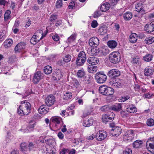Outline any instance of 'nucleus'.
Instances as JSON below:
<instances>
[{
	"instance_id": "obj_1",
	"label": "nucleus",
	"mask_w": 154,
	"mask_h": 154,
	"mask_svg": "<svg viewBox=\"0 0 154 154\" xmlns=\"http://www.w3.org/2000/svg\"><path fill=\"white\" fill-rule=\"evenodd\" d=\"M21 105L17 109V113L21 116L28 114L31 111L30 104L26 100L21 102Z\"/></svg>"
},
{
	"instance_id": "obj_2",
	"label": "nucleus",
	"mask_w": 154,
	"mask_h": 154,
	"mask_svg": "<svg viewBox=\"0 0 154 154\" xmlns=\"http://www.w3.org/2000/svg\"><path fill=\"white\" fill-rule=\"evenodd\" d=\"M109 59L112 63L116 64L118 63L120 60V55L118 52H113L109 54Z\"/></svg>"
},
{
	"instance_id": "obj_3",
	"label": "nucleus",
	"mask_w": 154,
	"mask_h": 154,
	"mask_svg": "<svg viewBox=\"0 0 154 154\" xmlns=\"http://www.w3.org/2000/svg\"><path fill=\"white\" fill-rule=\"evenodd\" d=\"M50 121L55 124V126L58 129L60 128L63 124L62 119L57 116L52 117Z\"/></svg>"
},
{
	"instance_id": "obj_4",
	"label": "nucleus",
	"mask_w": 154,
	"mask_h": 154,
	"mask_svg": "<svg viewBox=\"0 0 154 154\" xmlns=\"http://www.w3.org/2000/svg\"><path fill=\"white\" fill-rule=\"evenodd\" d=\"M86 60V57L85 52L81 51L79 54L76 60V65L78 66H82L84 65Z\"/></svg>"
},
{
	"instance_id": "obj_5",
	"label": "nucleus",
	"mask_w": 154,
	"mask_h": 154,
	"mask_svg": "<svg viewBox=\"0 0 154 154\" xmlns=\"http://www.w3.org/2000/svg\"><path fill=\"white\" fill-rule=\"evenodd\" d=\"M95 78L98 83L101 84L105 82L107 76L103 72H100L96 74Z\"/></svg>"
},
{
	"instance_id": "obj_6",
	"label": "nucleus",
	"mask_w": 154,
	"mask_h": 154,
	"mask_svg": "<svg viewBox=\"0 0 154 154\" xmlns=\"http://www.w3.org/2000/svg\"><path fill=\"white\" fill-rule=\"evenodd\" d=\"M107 136L106 132L103 131H99L96 134V138L98 141H102L105 139Z\"/></svg>"
},
{
	"instance_id": "obj_7",
	"label": "nucleus",
	"mask_w": 154,
	"mask_h": 154,
	"mask_svg": "<svg viewBox=\"0 0 154 154\" xmlns=\"http://www.w3.org/2000/svg\"><path fill=\"white\" fill-rule=\"evenodd\" d=\"M43 78L42 74L40 71L35 73L34 75L32 82L35 84H37Z\"/></svg>"
},
{
	"instance_id": "obj_8",
	"label": "nucleus",
	"mask_w": 154,
	"mask_h": 154,
	"mask_svg": "<svg viewBox=\"0 0 154 154\" xmlns=\"http://www.w3.org/2000/svg\"><path fill=\"white\" fill-rule=\"evenodd\" d=\"M55 101L54 97L52 95L48 96L45 99V103L48 106H50L53 105Z\"/></svg>"
},
{
	"instance_id": "obj_9",
	"label": "nucleus",
	"mask_w": 154,
	"mask_h": 154,
	"mask_svg": "<svg viewBox=\"0 0 154 154\" xmlns=\"http://www.w3.org/2000/svg\"><path fill=\"white\" fill-rule=\"evenodd\" d=\"M133 131L129 130L125 134L124 137V139L129 141H131L134 138Z\"/></svg>"
},
{
	"instance_id": "obj_10",
	"label": "nucleus",
	"mask_w": 154,
	"mask_h": 154,
	"mask_svg": "<svg viewBox=\"0 0 154 154\" xmlns=\"http://www.w3.org/2000/svg\"><path fill=\"white\" fill-rule=\"evenodd\" d=\"M89 44L91 47H97L99 44V39L96 37H93L89 40Z\"/></svg>"
},
{
	"instance_id": "obj_11",
	"label": "nucleus",
	"mask_w": 154,
	"mask_h": 154,
	"mask_svg": "<svg viewBox=\"0 0 154 154\" xmlns=\"http://www.w3.org/2000/svg\"><path fill=\"white\" fill-rule=\"evenodd\" d=\"M115 116V114L113 112H111L110 115H105L103 116L102 118L103 122L106 123L107 122H110L113 119Z\"/></svg>"
},
{
	"instance_id": "obj_12",
	"label": "nucleus",
	"mask_w": 154,
	"mask_h": 154,
	"mask_svg": "<svg viewBox=\"0 0 154 154\" xmlns=\"http://www.w3.org/2000/svg\"><path fill=\"white\" fill-rule=\"evenodd\" d=\"M122 131V130L120 127L116 126L112 129L110 133L112 135L117 137L120 134Z\"/></svg>"
},
{
	"instance_id": "obj_13",
	"label": "nucleus",
	"mask_w": 154,
	"mask_h": 154,
	"mask_svg": "<svg viewBox=\"0 0 154 154\" xmlns=\"http://www.w3.org/2000/svg\"><path fill=\"white\" fill-rule=\"evenodd\" d=\"M135 9L136 11L138 12L144 13L145 12L143 4L142 2H140L136 4Z\"/></svg>"
},
{
	"instance_id": "obj_14",
	"label": "nucleus",
	"mask_w": 154,
	"mask_h": 154,
	"mask_svg": "<svg viewBox=\"0 0 154 154\" xmlns=\"http://www.w3.org/2000/svg\"><path fill=\"white\" fill-rule=\"evenodd\" d=\"M88 53L90 55L100 56V49L97 48H93L88 51Z\"/></svg>"
},
{
	"instance_id": "obj_15",
	"label": "nucleus",
	"mask_w": 154,
	"mask_h": 154,
	"mask_svg": "<svg viewBox=\"0 0 154 154\" xmlns=\"http://www.w3.org/2000/svg\"><path fill=\"white\" fill-rule=\"evenodd\" d=\"M120 74L119 71L117 69H112L110 70L108 73V75L109 76L112 77H117L120 75Z\"/></svg>"
},
{
	"instance_id": "obj_16",
	"label": "nucleus",
	"mask_w": 154,
	"mask_h": 154,
	"mask_svg": "<svg viewBox=\"0 0 154 154\" xmlns=\"http://www.w3.org/2000/svg\"><path fill=\"white\" fill-rule=\"evenodd\" d=\"M144 29L148 33L153 32L154 30V24L152 23L147 24L145 26Z\"/></svg>"
},
{
	"instance_id": "obj_17",
	"label": "nucleus",
	"mask_w": 154,
	"mask_h": 154,
	"mask_svg": "<svg viewBox=\"0 0 154 154\" xmlns=\"http://www.w3.org/2000/svg\"><path fill=\"white\" fill-rule=\"evenodd\" d=\"M154 69L152 67L150 66L146 67L144 71L145 75L148 76L152 75L153 73Z\"/></svg>"
},
{
	"instance_id": "obj_18",
	"label": "nucleus",
	"mask_w": 154,
	"mask_h": 154,
	"mask_svg": "<svg viewBox=\"0 0 154 154\" xmlns=\"http://www.w3.org/2000/svg\"><path fill=\"white\" fill-rule=\"evenodd\" d=\"M25 46L26 44L24 43H20L15 47L14 50L16 52H20L25 48Z\"/></svg>"
},
{
	"instance_id": "obj_19",
	"label": "nucleus",
	"mask_w": 154,
	"mask_h": 154,
	"mask_svg": "<svg viewBox=\"0 0 154 154\" xmlns=\"http://www.w3.org/2000/svg\"><path fill=\"white\" fill-rule=\"evenodd\" d=\"M93 122L94 119L93 118H91L90 119H87L84 120L83 125L85 127H89L93 125Z\"/></svg>"
},
{
	"instance_id": "obj_20",
	"label": "nucleus",
	"mask_w": 154,
	"mask_h": 154,
	"mask_svg": "<svg viewBox=\"0 0 154 154\" xmlns=\"http://www.w3.org/2000/svg\"><path fill=\"white\" fill-rule=\"evenodd\" d=\"M110 84L113 87L116 88H118L121 86V81L120 79H116L115 81L111 82Z\"/></svg>"
},
{
	"instance_id": "obj_21",
	"label": "nucleus",
	"mask_w": 154,
	"mask_h": 154,
	"mask_svg": "<svg viewBox=\"0 0 154 154\" xmlns=\"http://www.w3.org/2000/svg\"><path fill=\"white\" fill-rule=\"evenodd\" d=\"M87 61L89 63L94 65L97 64L99 60L96 57H91L88 58Z\"/></svg>"
},
{
	"instance_id": "obj_22",
	"label": "nucleus",
	"mask_w": 154,
	"mask_h": 154,
	"mask_svg": "<svg viewBox=\"0 0 154 154\" xmlns=\"http://www.w3.org/2000/svg\"><path fill=\"white\" fill-rule=\"evenodd\" d=\"M43 37L42 35L40 38H39L38 36H37V35H34L30 39V42L32 44L35 45Z\"/></svg>"
},
{
	"instance_id": "obj_23",
	"label": "nucleus",
	"mask_w": 154,
	"mask_h": 154,
	"mask_svg": "<svg viewBox=\"0 0 154 154\" xmlns=\"http://www.w3.org/2000/svg\"><path fill=\"white\" fill-rule=\"evenodd\" d=\"M48 109L46 107V106L43 105H41L38 109V112L40 114L44 115L48 112Z\"/></svg>"
},
{
	"instance_id": "obj_24",
	"label": "nucleus",
	"mask_w": 154,
	"mask_h": 154,
	"mask_svg": "<svg viewBox=\"0 0 154 154\" xmlns=\"http://www.w3.org/2000/svg\"><path fill=\"white\" fill-rule=\"evenodd\" d=\"M109 52V50L107 47L102 48L100 49V56H105L108 54Z\"/></svg>"
},
{
	"instance_id": "obj_25",
	"label": "nucleus",
	"mask_w": 154,
	"mask_h": 154,
	"mask_svg": "<svg viewBox=\"0 0 154 154\" xmlns=\"http://www.w3.org/2000/svg\"><path fill=\"white\" fill-rule=\"evenodd\" d=\"M54 75L53 77H55L56 80H59L62 77L63 73L60 70L58 69L55 71V73L54 74Z\"/></svg>"
},
{
	"instance_id": "obj_26",
	"label": "nucleus",
	"mask_w": 154,
	"mask_h": 154,
	"mask_svg": "<svg viewBox=\"0 0 154 154\" xmlns=\"http://www.w3.org/2000/svg\"><path fill=\"white\" fill-rule=\"evenodd\" d=\"M110 5L108 3H105L102 5L100 7V10L102 12H106L107 11L109 8Z\"/></svg>"
},
{
	"instance_id": "obj_27",
	"label": "nucleus",
	"mask_w": 154,
	"mask_h": 154,
	"mask_svg": "<svg viewBox=\"0 0 154 154\" xmlns=\"http://www.w3.org/2000/svg\"><path fill=\"white\" fill-rule=\"evenodd\" d=\"M143 142L142 140H137L133 143V147L135 148H139L142 146Z\"/></svg>"
},
{
	"instance_id": "obj_28",
	"label": "nucleus",
	"mask_w": 154,
	"mask_h": 154,
	"mask_svg": "<svg viewBox=\"0 0 154 154\" xmlns=\"http://www.w3.org/2000/svg\"><path fill=\"white\" fill-rule=\"evenodd\" d=\"M123 17L125 20H129L132 18V14L131 12L128 11L124 14Z\"/></svg>"
},
{
	"instance_id": "obj_29",
	"label": "nucleus",
	"mask_w": 154,
	"mask_h": 154,
	"mask_svg": "<svg viewBox=\"0 0 154 154\" xmlns=\"http://www.w3.org/2000/svg\"><path fill=\"white\" fill-rule=\"evenodd\" d=\"M137 35L136 33H134L131 34L130 35L129 40L131 42L134 43L135 42L137 41Z\"/></svg>"
},
{
	"instance_id": "obj_30",
	"label": "nucleus",
	"mask_w": 154,
	"mask_h": 154,
	"mask_svg": "<svg viewBox=\"0 0 154 154\" xmlns=\"http://www.w3.org/2000/svg\"><path fill=\"white\" fill-rule=\"evenodd\" d=\"M110 109L112 110L116 111H118L121 110V106L120 104L116 103L114 105H112V106H110Z\"/></svg>"
},
{
	"instance_id": "obj_31",
	"label": "nucleus",
	"mask_w": 154,
	"mask_h": 154,
	"mask_svg": "<svg viewBox=\"0 0 154 154\" xmlns=\"http://www.w3.org/2000/svg\"><path fill=\"white\" fill-rule=\"evenodd\" d=\"M126 110L130 113H134L136 112V108L133 105L128 106L126 108Z\"/></svg>"
},
{
	"instance_id": "obj_32",
	"label": "nucleus",
	"mask_w": 154,
	"mask_h": 154,
	"mask_svg": "<svg viewBox=\"0 0 154 154\" xmlns=\"http://www.w3.org/2000/svg\"><path fill=\"white\" fill-rule=\"evenodd\" d=\"M108 45L110 48H114L117 45V43L114 40L109 41L108 42Z\"/></svg>"
},
{
	"instance_id": "obj_33",
	"label": "nucleus",
	"mask_w": 154,
	"mask_h": 154,
	"mask_svg": "<svg viewBox=\"0 0 154 154\" xmlns=\"http://www.w3.org/2000/svg\"><path fill=\"white\" fill-rule=\"evenodd\" d=\"M99 32L102 35H104L106 33L107 28L106 26H101L99 27L98 29Z\"/></svg>"
},
{
	"instance_id": "obj_34",
	"label": "nucleus",
	"mask_w": 154,
	"mask_h": 154,
	"mask_svg": "<svg viewBox=\"0 0 154 154\" xmlns=\"http://www.w3.org/2000/svg\"><path fill=\"white\" fill-rule=\"evenodd\" d=\"M114 93V90L112 88L107 86L105 95H112Z\"/></svg>"
},
{
	"instance_id": "obj_35",
	"label": "nucleus",
	"mask_w": 154,
	"mask_h": 154,
	"mask_svg": "<svg viewBox=\"0 0 154 154\" xmlns=\"http://www.w3.org/2000/svg\"><path fill=\"white\" fill-rule=\"evenodd\" d=\"M52 69L51 66H46L45 67L44 69V72L45 74H49L52 72Z\"/></svg>"
},
{
	"instance_id": "obj_36",
	"label": "nucleus",
	"mask_w": 154,
	"mask_h": 154,
	"mask_svg": "<svg viewBox=\"0 0 154 154\" xmlns=\"http://www.w3.org/2000/svg\"><path fill=\"white\" fill-rule=\"evenodd\" d=\"M12 43V40L11 39H9L6 40L4 43L3 45L5 48H7L11 46Z\"/></svg>"
},
{
	"instance_id": "obj_37",
	"label": "nucleus",
	"mask_w": 154,
	"mask_h": 154,
	"mask_svg": "<svg viewBox=\"0 0 154 154\" xmlns=\"http://www.w3.org/2000/svg\"><path fill=\"white\" fill-rule=\"evenodd\" d=\"M11 11L9 10H7L4 15V19L5 21H7L10 19L11 17Z\"/></svg>"
},
{
	"instance_id": "obj_38",
	"label": "nucleus",
	"mask_w": 154,
	"mask_h": 154,
	"mask_svg": "<svg viewBox=\"0 0 154 154\" xmlns=\"http://www.w3.org/2000/svg\"><path fill=\"white\" fill-rule=\"evenodd\" d=\"M107 86L103 85L100 86L99 89V91L100 93L105 95L106 92Z\"/></svg>"
},
{
	"instance_id": "obj_39",
	"label": "nucleus",
	"mask_w": 154,
	"mask_h": 154,
	"mask_svg": "<svg viewBox=\"0 0 154 154\" xmlns=\"http://www.w3.org/2000/svg\"><path fill=\"white\" fill-rule=\"evenodd\" d=\"M88 71L91 73H94L97 70V68L96 66H92L90 67H88Z\"/></svg>"
},
{
	"instance_id": "obj_40",
	"label": "nucleus",
	"mask_w": 154,
	"mask_h": 154,
	"mask_svg": "<svg viewBox=\"0 0 154 154\" xmlns=\"http://www.w3.org/2000/svg\"><path fill=\"white\" fill-rule=\"evenodd\" d=\"M85 74V72L83 68L81 70H79L77 73L78 77L79 78H82L84 77Z\"/></svg>"
},
{
	"instance_id": "obj_41",
	"label": "nucleus",
	"mask_w": 154,
	"mask_h": 154,
	"mask_svg": "<svg viewBox=\"0 0 154 154\" xmlns=\"http://www.w3.org/2000/svg\"><path fill=\"white\" fill-rule=\"evenodd\" d=\"M18 60L15 56H12L10 57L8 60V63L11 64L17 62Z\"/></svg>"
},
{
	"instance_id": "obj_42",
	"label": "nucleus",
	"mask_w": 154,
	"mask_h": 154,
	"mask_svg": "<svg viewBox=\"0 0 154 154\" xmlns=\"http://www.w3.org/2000/svg\"><path fill=\"white\" fill-rule=\"evenodd\" d=\"M72 94L71 92H67L64 94L63 98L65 100H68L71 99L72 97Z\"/></svg>"
},
{
	"instance_id": "obj_43",
	"label": "nucleus",
	"mask_w": 154,
	"mask_h": 154,
	"mask_svg": "<svg viewBox=\"0 0 154 154\" xmlns=\"http://www.w3.org/2000/svg\"><path fill=\"white\" fill-rule=\"evenodd\" d=\"M77 34L76 33H74L72 34L68 38V41L69 42L74 41L76 38Z\"/></svg>"
},
{
	"instance_id": "obj_44",
	"label": "nucleus",
	"mask_w": 154,
	"mask_h": 154,
	"mask_svg": "<svg viewBox=\"0 0 154 154\" xmlns=\"http://www.w3.org/2000/svg\"><path fill=\"white\" fill-rule=\"evenodd\" d=\"M35 125V122L32 124L31 122H30L29 125L27 127V129L29 130V131H27L26 132H28L29 131H32Z\"/></svg>"
},
{
	"instance_id": "obj_45",
	"label": "nucleus",
	"mask_w": 154,
	"mask_h": 154,
	"mask_svg": "<svg viewBox=\"0 0 154 154\" xmlns=\"http://www.w3.org/2000/svg\"><path fill=\"white\" fill-rule=\"evenodd\" d=\"M152 56L151 55L148 54L143 57V58L145 61L149 62L152 60Z\"/></svg>"
},
{
	"instance_id": "obj_46",
	"label": "nucleus",
	"mask_w": 154,
	"mask_h": 154,
	"mask_svg": "<svg viewBox=\"0 0 154 154\" xmlns=\"http://www.w3.org/2000/svg\"><path fill=\"white\" fill-rule=\"evenodd\" d=\"M63 58L66 63H68L70 61L72 57L70 55L68 54L66 55Z\"/></svg>"
},
{
	"instance_id": "obj_47",
	"label": "nucleus",
	"mask_w": 154,
	"mask_h": 154,
	"mask_svg": "<svg viewBox=\"0 0 154 154\" xmlns=\"http://www.w3.org/2000/svg\"><path fill=\"white\" fill-rule=\"evenodd\" d=\"M28 147L30 151L33 150L37 147V145L35 143H33L32 142L29 143L28 145Z\"/></svg>"
},
{
	"instance_id": "obj_48",
	"label": "nucleus",
	"mask_w": 154,
	"mask_h": 154,
	"mask_svg": "<svg viewBox=\"0 0 154 154\" xmlns=\"http://www.w3.org/2000/svg\"><path fill=\"white\" fill-rule=\"evenodd\" d=\"M92 79L93 78L92 76L90 75H87L85 76V81L86 83L89 84L91 82Z\"/></svg>"
},
{
	"instance_id": "obj_49",
	"label": "nucleus",
	"mask_w": 154,
	"mask_h": 154,
	"mask_svg": "<svg viewBox=\"0 0 154 154\" xmlns=\"http://www.w3.org/2000/svg\"><path fill=\"white\" fill-rule=\"evenodd\" d=\"M147 124L148 126H152L154 125V120L152 119H148L147 121Z\"/></svg>"
},
{
	"instance_id": "obj_50",
	"label": "nucleus",
	"mask_w": 154,
	"mask_h": 154,
	"mask_svg": "<svg viewBox=\"0 0 154 154\" xmlns=\"http://www.w3.org/2000/svg\"><path fill=\"white\" fill-rule=\"evenodd\" d=\"M110 109V106L108 105H105L101 107L100 109L102 111L106 112Z\"/></svg>"
},
{
	"instance_id": "obj_51",
	"label": "nucleus",
	"mask_w": 154,
	"mask_h": 154,
	"mask_svg": "<svg viewBox=\"0 0 154 154\" xmlns=\"http://www.w3.org/2000/svg\"><path fill=\"white\" fill-rule=\"evenodd\" d=\"M20 146L22 151H26L28 149L26 144L25 143H22Z\"/></svg>"
},
{
	"instance_id": "obj_52",
	"label": "nucleus",
	"mask_w": 154,
	"mask_h": 154,
	"mask_svg": "<svg viewBox=\"0 0 154 154\" xmlns=\"http://www.w3.org/2000/svg\"><path fill=\"white\" fill-rule=\"evenodd\" d=\"M57 19V16L53 14L51 16L50 20L51 22H54L56 21Z\"/></svg>"
},
{
	"instance_id": "obj_53",
	"label": "nucleus",
	"mask_w": 154,
	"mask_h": 154,
	"mask_svg": "<svg viewBox=\"0 0 154 154\" xmlns=\"http://www.w3.org/2000/svg\"><path fill=\"white\" fill-rule=\"evenodd\" d=\"M145 42L148 44H152L153 42H154V38L152 37L151 38H149L147 40H145Z\"/></svg>"
},
{
	"instance_id": "obj_54",
	"label": "nucleus",
	"mask_w": 154,
	"mask_h": 154,
	"mask_svg": "<svg viewBox=\"0 0 154 154\" xmlns=\"http://www.w3.org/2000/svg\"><path fill=\"white\" fill-rule=\"evenodd\" d=\"M73 83L74 86L76 88H78L80 86L79 82L76 79L73 80Z\"/></svg>"
},
{
	"instance_id": "obj_55",
	"label": "nucleus",
	"mask_w": 154,
	"mask_h": 154,
	"mask_svg": "<svg viewBox=\"0 0 154 154\" xmlns=\"http://www.w3.org/2000/svg\"><path fill=\"white\" fill-rule=\"evenodd\" d=\"M62 0H58L56 2V6L57 8H60L62 5Z\"/></svg>"
},
{
	"instance_id": "obj_56",
	"label": "nucleus",
	"mask_w": 154,
	"mask_h": 154,
	"mask_svg": "<svg viewBox=\"0 0 154 154\" xmlns=\"http://www.w3.org/2000/svg\"><path fill=\"white\" fill-rule=\"evenodd\" d=\"M132 150L130 148H127L123 151V154H131Z\"/></svg>"
},
{
	"instance_id": "obj_57",
	"label": "nucleus",
	"mask_w": 154,
	"mask_h": 154,
	"mask_svg": "<svg viewBox=\"0 0 154 154\" xmlns=\"http://www.w3.org/2000/svg\"><path fill=\"white\" fill-rule=\"evenodd\" d=\"M72 1L71 2L68 6V8L69 9H72L75 5L74 2L76 0H72Z\"/></svg>"
},
{
	"instance_id": "obj_58",
	"label": "nucleus",
	"mask_w": 154,
	"mask_h": 154,
	"mask_svg": "<svg viewBox=\"0 0 154 154\" xmlns=\"http://www.w3.org/2000/svg\"><path fill=\"white\" fill-rule=\"evenodd\" d=\"M154 94L151 92H148L144 95L145 97L146 98H150L152 96H154Z\"/></svg>"
},
{
	"instance_id": "obj_59",
	"label": "nucleus",
	"mask_w": 154,
	"mask_h": 154,
	"mask_svg": "<svg viewBox=\"0 0 154 154\" xmlns=\"http://www.w3.org/2000/svg\"><path fill=\"white\" fill-rule=\"evenodd\" d=\"M66 63L64 60L63 58L62 59H60L57 62V64L60 66H63Z\"/></svg>"
},
{
	"instance_id": "obj_60",
	"label": "nucleus",
	"mask_w": 154,
	"mask_h": 154,
	"mask_svg": "<svg viewBox=\"0 0 154 154\" xmlns=\"http://www.w3.org/2000/svg\"><path fill=\"white\" fill-rule=\"evenodd\" d=\"M130 98V97L128 95H126L122 97L120 99L121 102H124L126 100H128Z\"/></svg>"
},
{
	"instance_id": "obj_61",
	"label": "nucleus",
	"mask_w": 154,
	"mask_h": 154,
	"mask_svg": "<svg viewBox=\"0 0 154 154\" xmlns=\"http://www.w3.org/2000/svg\"><path fill=\"white\" fill-rule=\"evenodd\" d=\"M91 26L93 28H95L97 26V23L96 20H93L92 21L91 24Z\"/></svg>"
},
{
	"instance_id": "obj_62",
	"label": "nucleus",
	"mask_w": 154,
	"mask_h": 154,
	"mask_svg": "<svg viewBox=\"0 0 154 154\" xmlns=\"http://www.w3.org/2000/svg\"><path fill=\"white\" fill-rule=\"evenodd\" d=\"M101 15V13L99 11H95L94 14V18H97Z\"/></svg>"
},
{
	"instance_id": "obj_63",
	"label": "nucleus",
	"mask_w": 154,
	"mask_h": 154,
	"mask_svg": "<svg viewBox=\"0 0 154 154\" xmlns=\"http://www.w3.org/2000/svg\"><path fill=\"white\" fill-rule=\"evenodd\" d=\"M52 38L55 41H58L59 39V37L57 35H55L52 36Z\"/></svg>"
},
{
	"instance_id": "obj_64",
	"label": "nucleus",
	"mask_w": 154,
	"mask_h": 154,
	"mask_svg": "<svg viewBox=\"0 0 154 154\" xmlns=\"http://www.w3.org/2000/svg\"><path fill=\"white\" fill-rule=\"evenodd\" d=\"M140 62V60L138 58H135L133 59V63L134 64L139 63Z\"/></svg>"
}]
</instances>
